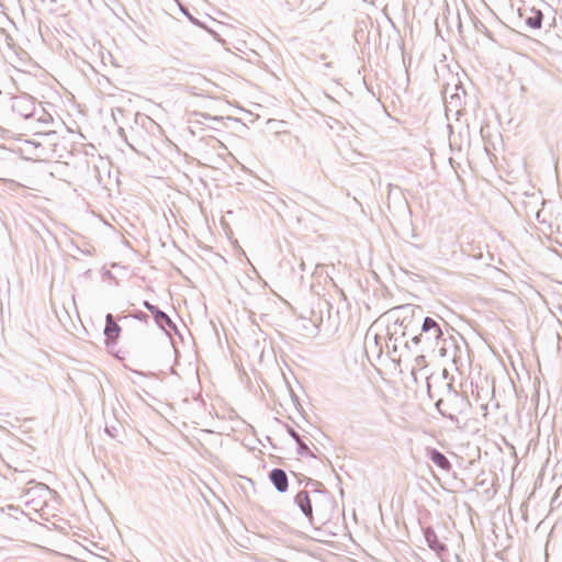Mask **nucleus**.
Segmentation results:
<instances>
[{"mask_svg": "<svg viewBox=\"0 0 562 562\" xmlns=\"http://www.w3.org/2000/svg\"><path fill=\"white\" fill-rule=\"evenodd\" d=\"M442 330L439 323L431 317H424L420 324V331L414 335L412 342L420 348V351H435L439 348L440 356L446 355L445 347H439L442 340Z\"/></svg>", "mask_w": 562, "mask_h": 562, "instance_id": "nucleus-1", "label": "nucleus"}, {"mask_svg": "<svg viewBox=\"0 0 562 562\" xmlns=\"http://www.w3.org/2000/svg\"><path fill=\"white\" fill-rule=\"evenodd\" d=\"M394 321L392 327L406 329L409 326L420 325L423 322V310L419 306L406 304L396 306L387 312Z\"/></svg>", "mask_w": 562, "mask_h": 562, "instance_id": "nucleus-2", "label": "nucleus"}, {"mask_svg": "<svg viewBox=\"0 0 562 562\" xmlns=\"http://www.w3.org/2000/svg\"><path fill=\"white\" fill-rule=\"evenodd\" d=\"M12 110L23 119H30L36 113L35 102L27 94L15 97L13 99Z\"/></svg>", "mask_w": 562, "mask_h": 562, "instance_id": "nucleus-3", "label": "nucleus"}, {"mask_svg": "<svg viewBox=\"0 0 562 562\" xmlns=\"http://www.w3.org/2000/svg\"><path fill=\"white\" fill-rule=\"evenodd\" d=\"M143 306L149 311L154 317V321L156 324L164 330L167 331V329H172L177 331V326L172 322V319L161 310H159L158 306L149 303L148 301L143 302Z\"/></svg>", "mask_w": 562, "mask_h": 562, "instance_id": "nucleus-4", "label": "nucleus"}, {"mask_svg": "<svg viewBox=\"0 0 562 562\" xmlns=\"http://www.w3.org/2000/svg\"><path fill=\"white\" fill-rule=\"evenodd\" d=\"M269 480L279 493H285L289 487L288 475L284 470L274 468L269 472Z\"/></svg>", "mask_w": 562, "mask_h": 562, "instance_id": "nucleus-5", "label": "nucleus"}, {"mask_svg": "<svg viewBox=\"0 0 562 562\" xmlns=\"http://www.w3.org/2000/svg\"><path fill=\"white\" fill-rule=\"evenodd\" d=\"M294 503L297 505L302 514L310 520L313 521V507L310 495L306 491H300L295 497Z\"/></svg>", "mask_w": 562, "mask_h": 562, "instance_id": "nucleus-6", "label": "nucleus"}, {"mask_svg": "<svg viewBox=\"0 0 562 562\" xmlns=\"http://www.w3.org/2000/svg\"><path fill=\"white\" fill-rule=\"evenodd\" d=\"M425 540L428 547L437 553L438 557H442L447 552V546L439 541L435 530L428 527L424 531Z\"/></svg>", "mask_w": 562, "mask_h": 562, "instance_id": "nucleus-7", "label": "nucleus"}, {"mask_svg": "<svg viewBox=\"0 0 562 562\" xmlns=\"http://www.w3.org/2000/svg\"><path fill=\"white\" fill-rule=\"evenodd\" d=\"M448 401L454 402L456 413H463L470 406L469 400L465 396L460 395L457 391L452 390L451 384H448Z\"/></svg>", "mask_w": 562, "mask_h": 562, "instance_id": "nucleus-8", "label": "nucleus"}, {"mask_svg": "<svg viewBox=\"0 0 562 562\" xmlns=\"http://www.w3.org/2000/svg\"><path fill=\"white\" fill-rule=\"evenodd\" d=\"M121 333V327L115 323L113 315L108 314L105 316L104 335L108 340L115 342Z\"/></svg>", "mask_w": 562, "mask_h": 562, "instance_id": "nucleus-9", "label": "nucleus"}, {"mask_svg": "<svg viewBox=\"0 0 562 562\" xmlns=\"http://www.w3.org/2000/svg\"><path fill=\"white\" fill-rule=\"evenodd\" d=\"M427 456L440 469L446 470V471L450 470V468H451L450 461L439 450H437L435 448L428 449Z\"/></svg>", "mask_w": 562, "mask_h": 562, "instance_id": "nucleus-10", "label": "nucleus"}, {"mask_svg": "<svg viewBox=\"0 0 562 562\" xmlns=\"http://www.w3.org/2000/svg\"><path fill=\"white\" fill-rule=\"evenodd\" d=\"M543 20V14L539 10L531 9L530 15L526 16L525 22L530 29H540Z\"/></svg>", "mask_w": 562, "mask_h": 562, "instance_id": "nucleus-11", "label": "nucleus"}, {"mask_svg": "<svg viewBox=\"0 0 562 562\" xmlns=\"http://www.w3.org/2000/svg\"><path fill=\"white\" fill-rule=\"evenodd\" d=\"M50 493H52V491L46 484L38 483L35 486H33L26 491L25 497H29L31 495L45 496V495H49Z\"/></svg>", "mask_w": 562, "mask_h": 562, "instance_id": "nucleus-12", "label": "nucleus"}, {"mask_svg": "<svg viewBox=\"0 0 562 562\" xmlns=\"http://www.w3.org/2000/svg\"><path fill=\"white\" fill-rule=\"evenodd\" d=\"M387 335H389V341L392 344V349L394 352L397 350V345L402 342L404 337H401V335H397V328H394L392 326L387 327Z\"/></svg>", "mask_w": 562, "mask_h": 562, "instance_id": "nucleus-13", "label": "nucleus"}, {"mask_svg": "<svg viewBox=\"0 0 562 562\" xmlns=\"http://www.w3.org/2000/svg\"><path fill=\"white\" fill-rule=\"evenodd\" d=\"M105 432L113 439H119L123 426L117 422L115 425L105 424Z\"/></svg>", "mask_w": 562, "mask_h": 562, "instance_id": "nucleus-14", "label": "nucleus"}, {"mask_svg": "<svg viewBox=\"0 0 562 562\" xmlns=\"http://www.w3.org/2000/svg\"><path fill=\"white\" fill-rule=\"evenodd\" d=\"M418 329H420V325H414V326H409L407 327L406 329H402L401 331V337H411V339L413 338L414 335H418Z\"/></svg>", "mask_w": 562, "mask_h": 562, "instance_id": "nucleus-15", "label": "nucleus"}, {"mask_svg": "<svg viewBox=\"0 0 562 562\" xmlns=\"http://www.w3.org/2000/svg\"><path fill=\"white\" fill-rule=\"evenodd\" d=\"M296 445H297V453L300 456L314 457L313 452L311 451V449L307 447V445L303 440L299 441Z\"/></svg>", "mask_w": 562, "mask_h": 562, "instance_id": "nucleus-16", "label": "nucleus"}, {"mask_svg": "<svg viewBox=\"0 0 562 562\" xmlns=\"http://www.w3.org/2000/svg\"><path fill=\"white\" fill-rule=\"evenodd\" d=\"M454 89H456V93H452V94L450 95V101H449V103H450V104H453V102H454V101H457V100H459V99H460V93H459V91H461V92H462V94H465V91H464V89H463L462 87H458V86H456V87H454Z\"/></svg>", "mask_w": 562, "mask_h": 562, "instance_id": "nucleus-17", "label": "nucleus"}, {"mask_svg": "<svg viewBox=\"0 0 562 562\" xmlns=\"http://www.w3.org/2000/svg\"><path fill=\"white\" fill-rule=\"evenodd\" d=\"M443 404H445V401H443L442 398H440V400H438V401L436 402V407L438 408V411L440 412V414H441L442 416H446V417H448V418H450V419H453V414H452V413H448V414H447L446 412H443V411L441 409V405H443Z\"/></svg>", "mask_w": 562, "mask_h": 562, "instance_id": "nucleus-18", "label": "nucleus"}, {"mask_svg": "<svg viewBox=\"0 0 562 562\" xmlns=\"http://www.w3.org/2000/svg\"><path fill=\"white\" fill-rule=\"evenodd\" d=\"M181 11H182V13H183L186 16H188V19H189L193 24L199 25V26H202V24L200 23V21H199V20H196L194 16H192V15L190 14V12L188 11V9H186V8L181 7Z\"/></svg>", "mask_w": 562, "mask_h": 562, "instance_id": "nucleus-19", "label": "nucleus"}, {"mask_svg": "<svg viewBox=\"0 0 562 562\" xmlns=\"http://www.w3.org/2000/svg\"><path fill=\"white\" fill-rule=\"evenodd\" d=\"M288 434L291 436V438H293L295 440V442L297 443L299 441L302 440L301 436L299 435V432H296L293 428L289 427L288 428Z\"/></svg>", "mask_w": 562, "mask_h": 562, "instance_id": "nucleus-20", "label": "nucleus"}, {"mask_svg": "<svg viewBox=\"0 0 562 562\" xmlns=\"http://www.w3.org/2000/svg\"><path fill=\"white\" fill-rule=\"evenodd\" d=\"M134 317L138 321L147 322L148 315L146 313L139 311L134 314Z\"/></svg>", "mask_w": 562, "mask_h": 562, "instance_id": "nucleus-21", "label": "nucleus"}, {"mask_svg": "<svg viewBox=\"0 0 562 562\" xmlns=\"http://www.w3.org/2000/svg\"><path fill=\"white\" fill-rule=\"evenodd\" d=\"M474 25H475V29L480 32L486 31V26L481 21H476Z\"/></svg>", "mask_w": 562, "mask_h": 562, "instance_id": "nucleus-22", "label": "nucleus"}, {"mask_svg": "<svg viewBox=\"0 0 562 562\" xmlns=\"http://www.w3.org/2000/svg\"><path fill=\"white\" fill-rule=\"evenodd\" d=\"M301 269L304 271L305 270V263L304 261L301 262Z\"/></svg>", "mask_w": 562, "mask_h": 562, "instance_id": "nucleus-23", "label": "nucleus"}, {"mask_svg": "<svg viewBox=\"0 0 562 562\" xmlns=\"http://www.w3.org/2000/svg\"><path fill=\"white\" fill-rule=\"evenodd\" d=\"M403 344L405 348H408V340H404Z\"/></svg>", "mask_w": 562, "mask_h": 562, "instance_id": "nucleus-24", "label": "nucleus"}, {"mask_svg": "<svg viewBox=\"0 0 562 562\" xmlns=\"http://www.w3.org/2000/svg\"><path fill=\"white\" fill-rule=\"evenodd\" d=\"M127 145L130 146V148H132L133 150H135V148L133 147V145L128 144Z\"/></svg>", "mask_w": 562, "mask_h": 562, "instance_id": "nucleus-25", "label": "nucleus"}]
</instances>
